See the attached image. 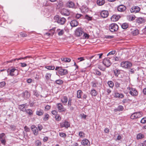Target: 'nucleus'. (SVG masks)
I'll list each match as a JSON object with an SVG mask.
<instances>
[{"label": "nucleus", "mask_w": 146, "mask_h": 146, "mask_svg": "<svg viewBox=\"0 0 146 146\" xmlns=\"http://www.w3.org/2000/svg\"><path fill=\"white\" fill-rule=\"evenodd\" d=\"M1 141L3 145H5L6 143V141L5 139H1Z\"/></svg>", "instance_id": "nucleus-57"}, {"label": "nucleus", "mask_w": 146, "mask_h": 146, "mask_svg": "<svg viewBox=\"0 0 146 146\" xmlns=\"http://www.w3.org/2000/svg\"><path fill=\"white\" fill-rule=\"evenodd\" d=\"M132 64L128 61H124L121 62L120 66L122 67L127 68L131 67L132 66Z\"/></svg>", "instance_id": "nucleus-6"}, {"label": "nucleus", "mask_w": 146, "mask_h": 146, "mask_svg": "<svg viewBox=\"0 0 146 146\" xmlns=\"http://www.w3.org/2000/svg\"><path fill=\"white\" fill-rule=\"evenodd\" d=\"M127 90H129V93L132 96H136L138 95V92L134 88L128 87L127 88Z\"/></svg>", "instance_id": "nucleus-3"}, {"label": "nucleus", "mask_w": 146, "mask_h": 146, "mask_svg": "<svg viewBox=\"0 0 146 146\" xmlns=\"http://www.w3.org/2000/svg\"><path fill=\"white\" fill-rule=\"evenodd\" d=\"M19 108H20V109L22 111H23L24 112L26 110L25 109V105L23 104L22 105H20L19 106Z\"/></svg>", "instance_id": "nucleus-42"}, {"label": "nucleus", "mask_w": 146, "mask_h": 146, "mask_svg": "<svg viewBox=\"0 0 146 146\" xmlns=\"http://www.w3.org/2000/svg\"><path fill=\"white\" fill-rule=\"evenodd\" d=\"M102 62L107 67H109L111 64V63L108 58H104Z\"/></svg>", "instance_id": "nucleus-9"}, {"label": "nucleus", "mask_w": 146, "mask_h": 146, "mask_svg": "<svg viewBox=\"0 0 146 146\" xmlns=\"http://www.w3.org/2000/svg\"><path fill=\"white\" fill-rule=\"evenodd\" d=\"M55 30V28H54L50 30L48 32L50 33L51 36H52L54 35Z\"/></svg>", "instance_id": "nucleus-39"}, {"label": "nucleus", "mask_w": 146, "mask_h": 146, "mask_svg": "<svg viewBox=\"0 0 146 146\" xmlns=\"http://www.w3.org/2000/svg\"><path fill=\"white\" fill-rule=\"evenodd\" d=\"M90 93L92 96H96L97 94L96 91L94 89L92 90L91 91Z\"/></svg>", "instance_id": "nucleus-32"}, {"label": "nucleus", "mask_w": 146, "mask_h": 146, "mask_svg": "<svg viewBox=\"0 0 146 146\" xmlns=\"http://www.w3.org/2000/svg\"><path fill=\"white\" fill-rule=\"evenodd\" d=\"M43 113V111L41 109L40 110H37L36 111V114L38 116L42 115Z\"/></svg>", "instance_id": "nucleus-26"}, {"label": "nucleus", "mask_w": 146, "mask_h": 146, "mask_svg": "<svg viewBox=\"0 0 146 146\" xmlns=\"http://www.w3.org/2000/svg\"><path fill=\"white\" fill-rule=\"evenodd\" d=\"M59 135L61 137L65 138L66 136V134L62 132H60L59 133Z\"/></svg>", "instance_id": "nucleus-43"}, {"label": "nucleus", "mask_w": 146, "mask_h": 146, "mask_svg": "<svg viewBox=\"0 0 146 146\" xmlns=\"http://www.w3.org/2000/svg\"><path fill=\"white\" fill-rule=\"evenodd\" d=\"M61 60L64 62H70L71 59L70 58H61Z\"/></svg>", "instance_id": "nucleus-28"}, {"label": "nucleus", "mask_w": 146, "mask_h": 146, "mask_svg": "<svg viewBox=\"0 0 146 146\" xmlns=\"http://www.w3.org/2000/svg\"><path fill=\"white\" fill-rule=\"evenodd\" d=\"M104 0H97V4L99 6H101L105 3Z\"/></svg>", "instance_id": "nucleus-27"}, {"label": "nucleus", "mask_w": 146, "mask_h": 146, "mask_svg": "<svg viewBox=\"0 0 146 146\" xmlns=\"http://www.w3.org/2000/svg\"><path fill=\"white\" fill-rule=\"evenodd\" d=\"M35 144L36 146H40L41 145V142L40 141L37 140L35 141Z\"/></svg>", "instance_id": "nucleus-44"}, {"label": "nucleus", "mask_w": 146, "mask_h": 146, "mask_svg": "<svg viewBox=\"0 0 146 146\" xmlns=\"http://www.w3.org/2000/svg\"><path fill=\"white\" fill-rule=\"evenodd\" d=\"M56 31L58 33V35L59 36L63 35L64 33V30L63 29H58Z\"/></svg>", "instance_id": "nucleus-21"}, {"label": "nucleus", "mask_w": 146, "mask_h": 146, "mask_svg": "<svg viewBox=\"0 0 146 146\" xmlns=\"http://www.w3.org/2000/svg\"><path fill=\"white\" fill-rule=\"evenodd\" d=\"M139 146H146V145L144 141L143 143H141L139 144Z\"/></svg>", "instance_id": "nucleus-64"}, {"label": "nucleus", "mask_w": 146, "mask_h": 146, "mask_svg": "<svg viewBox=\"0 0 146 146\" xmlns=\"http://www.w3.org/2000/svg\"><path fill=\"white\" fill-rule=\"evenodd\" d=\"M79 135L80 137L82 138H83L85 137V134L82 131L80 132Z\"/></svg>", "instance_id": "nucleus-48"}, {"label": "nucleus", "mask_w": 146, "mask_h": 146, "mask_svg": "<svg viewBox=\"0 0 146 146\" xmlns=\"http://www.w3.org/2000/svg\"><path fill=\"white\" fill-rule=\"evenodd\" d=\"M107 84L110 87L113 88L114 86V83L111 81H109L108 82Z\"/></svg>", "instance_id": "nucleus-33"}, {"label": "nucleus", "mask_w": 146, "mask_h": 146, "mask_svg": "<svg viewBox=\"0 0 146 146\" xmlns=\"http://www.w3.org/2000/svg\"><path fill=\"white\" fill-rule=\"evenodd\" d=\"M24 95L25 98H29V93L27 91H26L24 93Z\"/></svg>", "instance_id": "nucleus-45"}, {"label": "nucleus", "mask_w": 146, "mask_h": 146, "mask_svg": "<svg viewBox=\"0 0 146 146\" xmlns=\"http://www.w3.org/2000/svg\"><path fill=\"white\" fill-rule=\"evenodd\" d=\"M114 97L115 98H123L124 97V95L122 94H119L118 93H115Z\"/></svg>", "instance_id": "nucleus-25"}, {"label": "nucleus", "mask_w": 146, "mask_h": 146, "mask_svg": "<svg viewBox=\"0 0 146 146\" xmlns=\"http://www.w3.org/2000/svg\"><path fill=\"white\" fill-rule=\"evenodd\" d=\"M120 84L117 82H116L115 83V86L117 88H118L120 87Z\"/></svg>", "instance_id": "nucleus-52"}, {"label": "nucleus", "mask_w": 146, "mask_h": 146, "mask_svg": "<svg viewBox=\"0 0 146 146\" xmlns=\"http://www.w3.org/2000/svg\"><path fill=\"white\" fill-rule=\"evenodd\" d=\"M55 119L57 121H60L61 119V117L58 114H57L55 117Z\"/></svg>", "instance_id": "nucleus-49"}, {"label": "nucleus", "mask_w": 146, "mask_h": 146, "mask_svg": "<svg viewBox=\"0 0 146 146\" xmlns=\"http://www.w3.org/2000/svg\"><path fill=\"white\" fill-rule=\"evenodd\" d=\"M144 135L141 133H139L137 135V140L142 139L144 137Z\"/></svg>", "instance_id": "nucleus-29"}, {"label": "nucleus", "mask_w": 146, "mask_h": 146, "mask_svg": "<svg viewBox=\"0 0 146 146\" xmlns=\"http://www.w3.org/2000/svg\"><path fill=\"white\" fill-rule=\"evenodd\" d=\"M115 75L116 76L118 77L119 74L120 73V70H119L116 69L113 71Z\"/></svg>", "instance_id": "nucleus-36"}, {"label": "nucleus", "mask_w": 146, "mask_h": 146, "mask_svg": "<svg viewBox=\"0 0 146 146\" xmlns=\"http://www.w3.org/2000/svg\"><path fill=\"white\" fill-rule=\"evenodd\" d=\"M118 29V25L115 23H112L111 24L109 27V29L110 31L114 32L117 31Z\"/></svg>", "instance_id": "nucleus-5"}, {"label": "nucleus", "mask_w": 146, "mask_h": 146, "mask_svg": "<svg viewBox=\"0 0 146 146\" xmlns=\"http://www.w3.org/2000/svg\"><path fill=\"white\" fill-rule=\"evenodd\" d=\"M83 33H84L83 31L82 28L81 27H79L76 29L75 31L76 35L78 36H81Z\"/></svg>", "instance_id": "nucleus-10"}, {"label": "nucleus", "mask_w": 146, "mask_h": 146, "mask_svg": "<svg viewBox=\"0 0 146 146\" xmlns=\"http://www.w3.org/2000/svg\"><path fill=\"white\" fill-rule=\"evenodd\" d=\"M103 55V53L96 54L94 56L95 60H98L99 59L101 58Z\"/></svg>", "instance_id": "nucleus-20"}, {"label": "nucleus", "mask_w": 146, "mask_h": 146, "mask_svg": "<svg viewBox=\"0 0 146 146\" xmlns=\"http://www.w3.org/2000/svg\"><path fill=\"white\" fill-rule=\"evenodd\" d=\"M120 18V16L119 15H113L111 18V20L113 22L117 21Z\"/></svg>", "instance_id": "nucleus-14"}, {"label": "nucleus", "mask_w": 146, "mask_h": 146, "mask_svg": "<svg viewBox=\"0 0 146 146\" xmlns=\"http://www.w3.org/2000/svg\"><path fill=\"white\" fill-rule=\"evenodd\" d=\"M44 37L46 38H49L50 36H51L50 33L49 32L48 33H44Z\"/></svg>", "instance_id": "nucleus-41"}, {"label": "nucleus", "mask_w": 146, "mask_h": 146, "mask_svg": "<svg viewBox=\"0 0 146 146\" xmlns=\"http://www.w3.org/2000/svg\"><path fill=\"white\" fill-rule=\"evenodd\" d=\"M90 36L89 35L86 33H85L84 34V38H89Z\"/></svg>", "instance_id": "nucleus-55"}, {"label": "nucleus", "mask_w": 146, "mask_h": 146, "mask_svg": "<svg viewBox=\"0 0 146 146\" xmlns=\"http://www.w3.org/2000/svg\"><path fill=\"white\" fill-rule=\"evenodd\" d=\"M109 13L108 11L103 10L100 13V15L101 17L103 18L107 17L109 15Z\"/></svg>", "instance_id": "nucleus-11"}, {"label": "nucleus", "mask_w": 146, "mask_h": 146, "mask_svg": "<svg viewBox=\"0 0 146 146\" xmlns=\"http://www.w3.org/2000/svg\"><path fill=\"white\" fill-rule=\"evenodd\" d=\"M10 127L11 129L12 130L14 131L16 127L14 125H11L10 126Z\"/></svg>", "instance_id": "nucleus-63"}, {"label": "nucleus", "mask_w": 146, "mask_h": 146, "mask_svg": "<svg viewBox=\"0 0 146 146\" xmlns=\"http://www.w3.org/2000/svg\"><path fill=\"white\" fill-rule=\"evenodd\" d=\"M20 35L23 37H25L27 36V35L26 33L22 32L20 33Z\"/></svg>", "instance_id": "nucleus-54"}, {"label": "nucleus", "mask_w": 146, "mask_h": 146, "mask_svg": "<svg viewBox=\"0 0 146 146\" xmlns=\"http://www.w3.org/2000/svg\"><path fill=\"white\" fill-rule=\"evenodd\" d=\"M74 6V3L72 2L71 1H68L66 3V6L68 7L73 8Z\"/></svg>", "instance_id": "nucleus-22"}, {"label": "nucleus", "mask_w": 146, "mask_h": 146, "mask_svg": "<svg viewBox=\"0 0 146 146\" xmlns=\"http://www.w3.org/2000/svg\"><path fill=\"white\" fill-rule=\"evenodd\" d=\"M51 108V106L49 105H47L46 106L45 108V110H50Z\"/></svg>", "instance_id": "nucleus-58"}, {"label": "nucleus", "mask_w": 146, "mask_h": 146, "mask_svg": "<svg viewBox=\"0 0 146 146\" xmlns=\"http://www.w3.org/2000/svg\"><path fill=\"white\" fill-rule=\"evenodd\" d=\"M127 18L128 20L130 21H133L136 18V17L134 15H129L127 16Z\"/></svg>", "instance_id": "nucleus-24"}, {"label": "nucleus", "mask_w": 146, "mask_h": 146, "mask_svg": "<svg viewBox=\"0 0 146 146\" xmlns=\"http://www.w3.org/2000/svg\"><path fill=\"white\" fill-rule=\"evenodd\" d=\"M123 110V106L120 105L119 106H118V108H117V110L118 111H122Z\"/></svg>", "instance_id": "nucleus-50"}, {"label": "nucleus", "mask_w": 146, "mask_h": 146, "mask_svg": "<svg viewBox=\"0 0 146 146\" xmlns=\"http://www.w3.org/2000/svg\"><path fill=\"white\" fill-rule=\"evenodd\" d=\"M143 19L141 18H139L137 21V23L139 24H141L144 22L145 21Z\"/></svg>", "instance_id": "nucleus-35"}, {"label": "nucleus", "mask_w": 146, "mask_h": 146, "mask_svg": "<svg viewBox=\"0 0 146 146\" xmlns=\"http://www.w3.org/2000/svg\"><path fill=\"white\" fill-rule=\"evenodd\" d=\"M58 109L59 112L65 111L66 109L64 107L62 104L61 103H58L57 104Z\"/></svg>", "instance_id": "nucleus-12"}, {"label": "nucleus", "mask_w": 146, "mask_h": 146, "mask_svg": "<svg viewBox=\"0 0 146 146\" xmlns=\"http://www.w3.org/2000/svg\"><path fill=\"white\" fill-rule=\"evenodd\" d=\"M143 116V114L141 112H137L133 113L131 115V119H134L137 118H140Z\"/></svg>", "instance_id": "nucleus-4"}, {"label": "nucleus", "mask_w": 146, "mask_h": 146, "mask_svg": "<svg viewBox=\"0 0 146 146\" xmlns=\"http://www.w3.org/2000/svg\"><path fill=\"white\" fill-rule=\"evenodd\" d=\"M82 92L80 90H78L77 91V97L79 98H81L82 95Z\"/></svg>", "instance_id": "nucleus-30"}, {"label": "nucleus", "mask_w": 146, "mask_h": 146, "mask_svg": "<svg viewBox=\"0 0 146 146\" xmlns=\"http://www.w3.org/2000/svg\"><path fill=\"white\" fill-rule=\"evenodd\" d=\"M61 101L64 104V105H65L68 101L67 97L66 96H63L62 98L61 99Z\"/></svg>", "instance_id": "nucleus-23"}, {"label": "nucleus", "mask_w": 146, "mask_h": 146, "mask_svg": "<svg viewBox=\"0 0 146 146\" xmlns=\"http://www.w3.org/2000/svg\"><path fill=\"white\" fill-rule=\"evenodd\" d=\"M70 24L72 27H75L78 25V22L76 20H73L71 21Z\"/></svg>", "instance_id": "nucleus-19"}, {"label": "nucleus", "mask_w": 146, "mask_h": 146, "mask_svg": "<svg viewBox=\"0 0 146 146\" xmlns=\"http://www.w3.org/2000/svg\"><path fill=\"white\" fill-rule=\"evenodd\" d=\"M70 126V123L67 121H65L64 122H62L60 123V126L61 127H65L68 128Z\"/></svg>", "instance_id": "nucleus-15"}, {"label": "nucleus", "mask_w": 146, "mask_h": 146, "mask_svg": "<svg viewBox=\"0 0 146 146\" xmlns=\"http://www.w3.org/2000/svg\"><path fill=\"white\" fill-rule=\"evenodd\" d=\"M31 129L35 135H37L38 134V131L37 127L34 125H32Z\"/></svg>", "instance_id": "nucleus-13"}, {"label": "nucleus", "mask_w": 146, "mask_h": 146, "mask_svg": "<svg viewBox=\"0 0 146 146\" xmlns=\"http://www.w3.org/2000/svg\"><path fill=\"white\" fill-rule=\"evenodd\" d=\"M45 68L49 70H54L55 68L54 66H46Z\"/></svg>", "instance_id": "nucleus-40"}, {"label": "nucleus", "mask_w": 146, "mask_h": 146, "mask_svg": "<svg viewBox=\"0 0 146 146\" xmlns=\"http://www.w3.org/2000/svg\"><path fill=\"white\" fill-rule=\"evenodd\" d=\"M57 113V111L55 110H52L51 111V113L53 115H56L58 114Z\"/></svg>", "instance_id": "nucleus-59"}, {"label": "nucleus", "mask_w": 146, "mask_h": 146, "mask_svg": "<svg viewBox=\"0 0 146 146\" xmlns=\"http://www.w3.org/2000/svg\"><path fill=\"white\" fill-rule=\"evenodd\" d=\"M141 123L144 124L146 123V117H143L141 121Z\"/></svg>", "instance_id": "nucleus-51"}, {"label": "nucleus", "mask_w": 146, "mask_h": 146, "mask_svg": "<svg viewBox=\"0 0 146 146\" xmlns=\"http://www.w3.org/2000/svg\"><path fill=\"white\" fill-rule=\"evenodd\" d=\"M78 60H79V62H81L85 60V59L83 57H81L80 58H77Z\"/></svg>", "instance_id": "nucleus-61"}, {"label": "nucleus", "mask_w": 146, "mask_h": 146, "mask_svg": "<svg viewBox=\"0 0 146 146\" xmlns=\"http://www.w3.org/2000/svg\"><path fill=\"white\" fill-rule=\"evenodd\" d=\"M5 85V82H2L0 83V87H3Z\"/></svg>", "instance_id": "nucleus-53"}, {"label": "nucleus", "mask_w": 146, "mask_h": 146, "mask_svg": "<svg viewBox=\"0 0 146 146\" xmlns=\"http://www.w3.org/2000/svg\"><path fill=\"white\" fill-rule=\"evenodd\" d=\"M5 136L6 137L5 134L4 133H2L0 134V139H2Z\"/></svg>", "instance_id": "nucleus-60"}, {"label": "nucleus", "mask_w": 146, "mask_h": 146, "mask_svg": "<svg viewBox=\"0 0 146 146\" xmlns=\"http://www.w3.org/2000/svg\"><path fill=\"white\" fill-rule=\"evenodd\" d=\"M55 70L57 71V74L59 76H64L67 74L68 73L67 70L61 67L56 66Z\"/></svg>", "instance_id": "nucleus-1"}, {"label": "nucleus", "mask_w": 146, "mask_h": 146, "mask_svg": "<svg viewBox=\"0 0 146 146\" xmlns=\"http://www.w3.org/2000/svg\"><path fill=\"white\" fill-rule=\"evenodd\" d=\"M31 58V56H25L24 57H21V58H16L15 59H14V60H21V59H26L27 58Z\"/></svg>", "instance_id": "nucleus-37"}, {"label": "nucleus", "mask_w": 146, "mask_h": 146, "mask_svg": "<svg viewBox=\"0 0 146 146\" xmlns=\"http://www.w3.org/2000/svg\"><path fill=\"white\" fill-rule=\"evenodd\" d=\"M128 27V24L126 23H123L121 27L123 29H125L127 28Z\"/></svg>", "instance_id": "nucleus-38"}, {"label": "nucleus", "mask_w": 146, "mask_h": 146, "mask_svg": "<svg viewBox=\"0 0 146 146\" xmlns=\"http://www.w3.org/2000/svg\"><path fill=\"white\" fill-rule=\"evenodd\" d=\"M21 66L22 67H25L27 66V64L25 63H21Z\"/></svg>", "instance_id": "nucleus-62"}, {"label": "nucleus", "mask_w": 146, "mask_h": 146, "mask_svg": "<svg viewBox=\"0 0 146 146\" xmlns=\"http://www.w3.org/2000/svg\"><path fill=\"white\" fill-rule=\"evenodd\" d=\"M81 143L82 145L86 146L90 145V142L88 139H84L82 141Z\"/></svg>", "instance_id": "nucleus-17"}, {"label": "nucleus", "mask_w": 146, "mask_h": 146, "mask_svg": "<svg viewBox=\"0 0 146 146\" xmlns=\"http://www.w3.org/2000/svg\"><path fill=\"white\" fill-rule=\"evenodd\" d=\"M131 33L132 35L134 36L138 35L139 33V31L136 29H131Z\"/></svg>", "instance_id": "nucleus-16"}, {"label": "nucleus", "mask_w": 146, "mask_h": 146, "mask_svg": "<svg viewBox=\"0 0 146 146\" xmlns=\"http://www.w3.org/2000/svg\"><path fill=\"white\" fill-rule=\"evenodd\" d=\"M56 83L58 84H61L63 83V81L61 80H58L56 81Z\"/></svg>", "instance_id": "nucleus-46"}, {"label": "nucleus", "mask_w": 146, "mask_h": 146, "mask_svg": "<svg viewBox=\"0 0 146 146\" xmlns=\"http://www.w3.org/2000/svg\"><path fill=\"white\" fill-rule=\"evenodd\" d=\"M7 71L8 75L11 76H13L18 74V70L14 68L11 69H8Z\"/></svg>", "instance_id": "nucleus-2"}, {"label": "nucleus", "mask_w": 146, "mask_h": 146, "mask_svg": "<svg viewBox=\"0 0 146 146\" xmlns=\"http://www.w3.org/2000/svg\"><path fill=\"white\" fill-rule=\"evenodd\" d=\"M115 50H113V51H112L110 52L107 54V56H108L109 55H110V54H112V55H113V54H114L115 53Z\"/></svg>", "instance_id": "nucleus-56"}, {"label": "nucleus", "mask_w": 146, "mask_h": 146, "mask_svg": "<svg viewBox=\"0 0 146 146\" xmlns=\"http://www.w3.org/2000/svg\"><path fill=\"white\" fill-rule=\"evenodd\" d=\"M140 10V8L137 6H134L130 9V11L132 13H136L139 12Z\"/></svg>", "instance_id": "nucleus-8"}, {"label": "nucleus", "mask_w": 146, "mask_h": 146, "mask_svg": "<svg viewBox=\"0 0 146 146\" xmlns=\"http://www.w3.org/2000/svg\"><path fill=\"white\" fill-rule=\"evenodd\" d=\"M49 117V115L47 113H46L44 117L43 118V120L44 121H47Z\"/></svg>", "instance_id": "nucleus-47"}, {"label": "nucleus", "mask_w": 146, "mask_h": 146, "mask_svg": "<svg viewBox=\"0 0 146 146\" xmlns=\"http://www.w3.org/2000/svg\"><path fill=\"white\" fill-rule=\"evenodd\" d=\"M52 74L50 73H48L46 74L45 76L46 79L48 81L50 79Z\"/></svg>", "instance_id": "nucleus-31"}, {"label": "nucleus", "mask_w": 146, "mask_h": 146, "mask_svg": "<svg viewBox=\"0 0 146 146\" xmlns=\"http://www.w3.org/2000/svg\"><path fill=\"white\" fill-rule=\"evenodd\" d=\"M25 111L29 115H32L33 114V111L31 110H26Z\"/></svg>", "instance_id": "nucleus-34"}, {"label": "nucleus", "mask_w": 146, "mask_h": 146, "mask_svg": "<svg viewBox=\"0 0 146 146\" xmlns=\"http://www.w3.org/2000/svg\"><path fill=\"white\" fill-rule=\"evenodd\" d=\"M56 19L57 23L61 25H63L66 21V19L64 17L61 18L58 16H57Z\"/></svg>", "instance_id": "nucleus-7"}, {"label": "nucleus", "mask_w": 146, "mask_h": 146, "mask_svg": "<svg viewBox=\"0 0 146 146\" xmlns=\"http://www.w3.org/2000/svg\"><path fill=\"white\" fill-rule=\"evenodd\" d=\"M126 9V7L123 5H120L117 7V10L120 12H124Z\"/></svg>", "instance_id": "nucleus-18"}]
</instances>
